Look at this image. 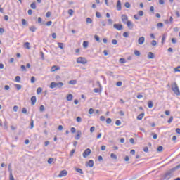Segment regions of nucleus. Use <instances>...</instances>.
<instances>
[{
	"instance_id": "1",
	"label": "nucleus",
	"mask_w": 180,
	"mask_h": 180,
	"mask_svg": "<svg viewBox=\"0 0 180 180\" xmlns=\"http://www.w3.org/2000/svg\"><path fill=\"white\" fill-rule=\"evenodd\" d=\"M64 86V83L59 82H52L50 84L49 88H51V89H54V88H63V86Z\"/></svg>"
},
{
	"instance_id": "2",
	"label": "nucleus",
	"mask_w": 180,
	"mask_h": 180,
	"mask_svg": "<svg viewBox=\"0 0 180 180\" xmlns=\"http://www.w3.org/2000/svg\"><path fill=\"white\" fill-rule=\"evenodd\" d=\"M172 89L176 95H177V96L180 95L179 88L178 87V85L176 84V83H174L172 86Z\"/></svg>"
},
{
	"instance_id": "3",
	"label": "nucleus",
	"mask_w": 180,
	"mask_h": 180,
	"mask_svg": "<svg viewBox=\"0 0 180 180\" xmlns=\"http://www.w3.org/2000/svg\"><path fill=\"white\" fill-rule=\"evenodd\" d=\"M77 64H87L88 60L84 57H79L77 59Z\"/></svg>"
},
{
	"instance_id": "4",
	"label": "nucleus",
	"mask_w": 180,
	"mask_h": 180,
	"mask_svg": "<svg viewBox=\"0 0 180 180\" xmlns=\"http://www.w3.org/2000/svg\"><path fill=\"white\" fill-rule=\"evenodd\" d=\"M91 153V151L89 148L86 149L82 154L84 158H86L88 156H89Z\"/></svg>"
},
{
	"instance_id": "5",
	"label": "nucleus",
	"mask_w": 180,
	"mask_h": 180,
	"mask_svg": "<svg viewBox=\"0 0 180 180\" xmlns=\"http://www.w3.org/2000/svg\"><path fill=\"white\" fill-rule=\"evenodd\" d=\"M68 174V172L65 169L60 171V174H58V178H63V176H67Z\"/></svg>"
},
{
	"instance_id": "6",
	"label": "nucleus",
	"mask_w": 180,
	"mask_h": 180,
	"mask_svg": "<svg viewBox=\"0 0 180 180\" xmlns=\"http://www.w3.org/2000/svg\"><path fill=\"white\" fill-rule=\"evenodd\" d=\"M113 27H114V29H117V30H122L123 25H122V24H114Z\"/></svg>"
},
{
	"instance_id": "7",
	"label": "nucleus",
	"mask_w": 180,
	"mask_h": 180,
	"mask_svg": "<svg viewBox=\"0 0 180 180\" xmlns=\"http://www.w3.org/2000/svg\"><path fill=\"white\" fill-rule=\"evenodd\" d=\"M144 41H146V38L144 37H141L139 38L138 39V43L139 44H140L141 46L144 44Z\"/></svg>"
},
{
	"instance_id": "8",
	"label": "nucleus",
	"mask_w": 180,
	"mask_h": 180,
	"mask_svg": "<svg viewBox=\"0 0 180 180\" xmlns=\"http://www.w3.org/2000/svg\"><path fill=\"white\" fill-rule=\"evenodd\" d=\"M94 160H90L88 162H86V167H89L90 168H92L94 167Z\"/></svg>"
},
{
	"instance_id": "9",
	"label": "nucleus",
	"mask_w": 180,
	"mask_h": 180,
	"mask_svg": "<svg viewBox=\"0 0 180 180\" xmlns=\"http://www.w3.org/2000/svg\"><path fill=\"white\" fill-rule=\"evenodd\" d=\"M117 11H122V1L120 0L117 1Z\"/></svg>"
},
{
	"instance_id": "10",
	"label": "nucleus",
	"mask_w": 180,
	"mask_h": 180,
	"mask_svg": "<svg viewBox=\"0 0 180 180\" xmlns=\"http://www.w3.org/2000/svg\"><path fill=\"white\" fill-rule=\"evenodd\" d=\"M125 24L127 25L130 30H133L134 25H133V22H131V21L129 20Z\"/></svg>"
},
{
	"instance_id": "11",
	"label": "nucleus",
	"mask_w": 180,
	"mask_h": 180,
	"mask_svg": "<svg viewBox=\"0 0 180 180\" xmlns=\"http://www.w3.org/2000/svg\"><path fill=\"white\" fill-rule=\"evenodd\" d=\"M122 20L123 23L126 24L127 22H129V18L126 15L123 14L122 15Z\"/></svg>"
},
{
	"instance_id": "12",
	"label": "nucleus",
	"mask_w": 180,
	"mask_h": 180,
	"mask_svg": "<svg viewBox=\"0 0 180 180\" xmlns=\"http://www.w3.org/2000/svg\"><path fill=\"white\" fill-rule=\"evenodd\" d=\"M82 134V132L81 131H77V135L75 136V140H79L81 139V136Z\"/></svg>"
},
{
	"instance_id": "13",
	"label": "nucleus",
	"mask_w": 180,
	"mask_h": 180,
	"mask_svg": "<svg viewBox=\"0 0 180 180\" xmlns=\"http://www.w3.org/2000/svg\"><path fill=\"white\" fill-rule=\"evenodd\" d=\"M58 70H60V67L56 66V65H53L51 69V72H56V71H58Z\"/></svg>"
},
{
	"instance_id": "14",
	"label": "nucleus",
	"mask_w": 180,
	"mask_h": 180,
	"mask_svg": "<svg viewBox=\"0 0 180 180\" xmlns=\"http://www.w3.org/2000/svg\"><path fill=\"white\" fill-rule=\"evenodd\" d=\"M36 101H37L36 96H33L31 97V104L32 105H36Z\"/></svg>"
},
{
	"instance_id": "15",
	"label": "nucleus",
	"mask_w": 180,
	"mask_h": 180,
	"mask_svg": "<svg viewBox=\"0 0 180 180\" xmlns=\"http://www.w3.org/2000/svg\"><path fill=\"white\" fill-rule=\"evenodd\" d=\"M148 58H149V60H153L154 58V53L153 52H149L148 53Z\"/></svg>"
},
{
	"instance_id": "16",
	"label": "nucleus",
	"mask_w": 180,
	"mask_h": 180,
	"mask_svg": "<svg viewBox=\"0 0 180 180\" xmlns=\"http://www.w3.org/2000/svg\"><path fill=\"white\" fill-rule=\"evenodd\" d=\"M143 117H144V112H142L137 116V120H142Z\"/></svg>"
},
{
	"instance_id": "17",
	"label": "nucleus",
	"mask_w": 180,
	"mask_h": 180,
	"mask_svg": "<svg viewBox=\"0 0 180 180\" xmlns=\"http://www.w3.org/2000/svg\"><path fill=\"white\" fill-rule=\"evenodd\" d=\"M148 106L149 109H151L153 108V106H154V103L151 101H149L148 102Z\"/></svg>"
},
{
	"instance_id": "18",
	"label": "nucleus",
	"mask_w": 180,
	"mask_h": 180,
	"mask_svg": "<svg viewBox=\"0 0 180 180\" xmlns=\"http://www.w3.org/2000/svg\"><path fill=\"white\" fill-rule=\"evenodd\" d=\"M72 98H74V96H72V94H70L67 96V101H72Z\"/></svg>"
},
{
	"instance_id": "19",
	"label": "nucleus",
	"mask_w": 180,
	"mask_h": 180,
	"mask_svg": "<svg viewBox=\"0 0 180 180\" xmlns=\"http://www.w3.org/2000/svg\"><path fill=\"white\" fill-rule=\"evenodd\" d=\"M30 32H36V30H37V28L36 27H34V25H32V26L30 27Z\"/></svg>"
},
{
	"instance_id": "20",
	"label": "nucleus",
	"mask_w": 180,
	"mask_h": 180,
	"mask_svg": "<svg viewBox=\"0 0 180 180\" xmlns=\"http://www.w3.org/2000/svg\"><path fill=\"white\" fill-rule=\"evenodd\" d=\"M24 46L25 47V49H27V50H30V43L25 42L24 44Z\"/></svg>"
},
{
	"instance_id": "21",
	"label": "nucleus",
	"mask_w": 180,
	"mask_h": 180,
	"mask_svg": "<svg viewBox=\"0 0 180 180\" xmlns=\"http://www.w3.org/2000/svg\"><path fill=\"white\" fill-rule=\"evenodd\" d=\"M58 46L61 50H64V43L58 42Z\"/></svg>"
},
{
	"instance_id": "22",
	"label": "nucleus",
	"mask_w": 180,
	"mask_h": 180,
	"mask_svg": "<svg viewBox=\"0 0 180 180\" xmlns=\"http://www.w3.org/2000/svg\"><path fill=\"white\" fill-rule=\"evenodd\" d=\"M14 86L16 88L17 91H20V89H22V85L20 84H15Z\"/></svg>"
},
{
	"instance_id": "23",
	"label": "nucleus",
	"mask_w": 180,
	"mask_h": 180,
	"mask_svg": "<svg viewBox=\"0 0 180 180\" xmlns=\"http://www.w3.org/2000/svg\"><path fill=\"white\" fill-rule=\"evenodd\" d=\"M37 23H39V25H44V23H43V20L41 19V17L38 18Z\"/></svg>"
},
{
	"instance_id": "24",
	"label": "nucleus",
	"mask_w": 180,
	"mask_h": 180,
	"mask_svg": "<svg viewBox=\"0 0 180 180\" xmlns=\"http://www.w3.org/2000/svg\"><path fill=\"white\" fill-rule=\"evenodd\" d=\"M42 91H43V89H41V87H38L37 89V95H40V94H41Z\"/></svg>"
},
{
	"instance_id": "25",
	"label": "nucleus",
	"mask_w": 180,
	"mask_h": 180,
	"mask_svg": "<svg viewBox=\"0 0 180 180\" xmlns=\"http://www.w3.org/2000/svg\"><path fill=\"white\" fill-rule=\"evenodd\" d=\"M110 157L112 160H117V155H116L115 153H111Z\"/></svg>"
},
{
	"instance_id": "26",
	"label": "nucleus",
	"mask_w": 180,
	"mask_h": 180,
	"mask_svg": "<svg viewBox=\"0 0 180 180\" xmlns=\"http://www.w3.org/2000/svg\"><path fill=\"white\" fill-rule=\"evenodd\" d=\"M94 39H95L96 41H98V43H101V38H99V36L94 35Z\"/></svg>"
},
{
	"instance_id": "27",
	"label": "nucleus",
	"mask_w": 180,
	"mask_h": 180,
	"mask_svg": "<svg viewBox=\"0 0 180 180\" xmlns=\"http://www.w3.org/2000/svg\"><path fill=\"white\" fill-rule=\"evenodd\" d=\"M119 63H120V64H124L126 63V59L121 58L119 60Z\"/></svg>"
},
{
	"instance_id": "28",
	"label": "nucleus",
	"mask_w": 180,
	"mask_h": 180,
	"mask_svg": "<svg viewBox=\"0 0 180 180\" xmlns=\"http://www.w3.org/2000/svg\"><path fill=\"white\" fill-rule=\"evenodd\" d=\"M77 84V80H70L69 81L70 85H75Z\"/></svg>"
},
{
	"instance_id": "29",
	"label": "nucleus",
	"mask_w": 180,
	"mask_h": 180,
	"mask_svg": "<svg viewBox=\"0 0 180 180\" xmlns=\"http://www.w3.org/2000/svg\"><path fill=\"white\" fill-rule=\"evenodd\" d=\"M134 54L136 56V57H140L141 53H140L139 51L135 50L134 51Z\"/></svg>"
},
{
	"instance_id": "30",
	"label": "nucleus",
	"mask_w": 180,
	"mask_h": 180,
	"mask_svg": "<svg viewBox=\"0 0 180 180\" xmlns=\"http://www.w3.org/2000/svg\"><path fill=\"white\" fill-rule=\"evenodd\" d=\"M163 150H164V147L160 146L158 147L157 151H158V153H161Z\"/></svg>"
},
{
	"instance_id": "31",
	"label": "nucleus",
	"mask_w": 180,
	"mask_h": 180,
	"mask_svg": "<svg viewBox=\"0 0 180 180\" xmlns=\"http://www.w3.org/2000/svg\"><path fill=\"white\" fill-rule=\"evenodd\" d=\"M89 42L86 41H83V47L86 49L88 47Z\"/></svg>"
},
{
	"instance_id": "32",
	"label": "nucleus",
	"mask_w": 180,
	"mask_h": 180,
	"mask_svg": "<svg viewBox=\"0 0 180 180\" xmlns=\"http://www.w3.org/2000/svg\"><path fill=\"white\" fill-rule=\"evenodd\" d=\"M76 172H79V174H84V172L82 171V169H81V168H76Z\"/></svg>"
},
{
	"instance_id": "33",
	"label": "nucleus",
	"mask_w": 180,
	"mask_h": 180,
	"mask_svg": "<svg viewBox=\"0 0 180 180\" xmlns=\"http://www.w3.org/2000/svg\"><path fill=\"white\" fill-rule=\"evenodd\" d=\"M33 127H34V121L33 120H31L30 129H33Z\"/></svg>"
},
{
	"instance_id": "34",
	"label": "nucleus",
	"mask_w": 180,
	"mask_h": 180,
	"mask_svg": "<svg viewBox=\"0 0 180 180\" xmlns=\"http://www.w3.org/2000/svg\"><path fill=\"white\" fill-rule=\"evenodd\" d=\"M157 27L160 29V27H164V24L162 22H158L157 25Z\"/></svg>"
},
{
	"instance_id": "35",
	"label": "nucleus",
	"mask_w": 180,
	"mask_h": 180,
	"mask_svg": "<svg viewBox=\"0 0 180 180\" xmlns=\"http://www.w3.org/2000/svg\"><path fill=\"white\" fill-rule=\"evenodd\" d=\"M22 26H26V25H27V21H26L25 19H22Z\"/></svg>"
},
{
	"instance_id": "36",
	"label": "nucleus",
	"mask_w": 180,
	"mask_h": 180,
	"mask_svg": "<svg viewBox=\"0 0 180 180\" xmlns=\"http://www.w3.org/2000/svg\"><path fill=\"white\" fill-rule=\"evenodd\" d=\"M30 8H32V9H36V3L33 2L30 4Z\"/></svg>"
},
{
	"instance_id": "37",
	"label": "nucleus",
	"mask_w": 180,
	"mask_h": 180,
	"mask_svg": "<svg viewBox=\"0 0 180 180\" xmlns=\"http://www.w3.org/2000/svg\"><path fill=\"white\" fill-rule=\"evenodd\" d=\"M45 108H44V105H41L39 107V112H44Z\"/></svg>"
},
{
	"instance_id": "38",
	"label": "nucleus",
	"mask_w": 180,
	"mask_h": 180,
	"mask_svg": "<svg viewBox=\"0 0 180 180\" xmlns=\"http://www.w3.org/2000/svg\"><path fill=\"white\" fill-rule=\"evenodd\" d=\"M76 122H77V123H81V122H82V118H81V117H77L76 118Z\"/></svg>"
},
{
	"instance_id": "39",
	"label": "nucleus",
	"mask_w": 180,
	"mask_h": 180,
	"mask_svg": "<svg viewBox=\"0 0 180 180\" xmlns=\"http://www.w3.org/2000/svg\"><path fill=\"white\" fill-rule=\"evenodd\" d=\"M115 124H116V126H120V124H122V122L119 120H117L115 121Z\"/></svg>"
},
{
	"instance_id": "40",
	"label": "nucleus",
	"mask_w": 180,
	"mask_h": 180,
	"mask_svg": "<svg viewBox=\"0 0 180 180\" xmlns=\"http://www.w3.org/2000/svg\"><path fill=\"white\" fill-rule=\"evenodd\" d=\"M165 39H167V37L165 36V34H163L162 37V44H164V42L165 41Z\"/></svg>"
},
{
	"instance_id": "41",
	"label": "nucleus",
	"mask_w": 180,
	"mask_h": 180,
	"mask_svg": "<svg viewBox=\"0 0 180 180\" xmlns=\"http://www.w3.org/2000/svg\"><path fill=\"white\" fill-rule=\"evenodd\" d=\"M8 171L10 174H12V164L9 163L8 165Z\"/></svg>"
},
{
	"instance_id": "42",
	"label": "nucleus",
	"mask_w": 180,
	"mask_h": 180,
	"mask_svg": "<svg viewBox=\"0 0 180 180\" xmlns=\"http://www.w3.org/2000/svg\"><path fill=\"white\" fill-rule=\"evenodd\" d=\"M53 161H54V158H50L48 160V164H51L53 162Z\"/></svg>"
},
{
	"instance_id": "43",
	"label": "nucleus",
	"mask_w": 180,
	"mask_h": 180,
	"mask_svg": "<svg viewBox=\"0 0 180 180\" xmlns=\"http://www.w3.org/2000/svg\"><path fill=\"white\" fill-rule=\"evenodd\" d=\"M74 13V10L72 9H69L68 10V14L70 15V16H72V14Z\"/></svg>"
},
{
	"instance_id": "44",
	"label": "nucleus",
	"mask_w": 180,
	"mask_h": 180,
	"mask_svg": "<svg viewBox=\"0 0 180 180\" xmlns=\"http://www.w3.org/2000/svg\"><path fill=\"white\" fill-rule=\"evenodd\" d=\"M20 76L15 77V82H20Z\"/></svg>"
},
{
	"instance_id": "45",
	"label": "nucleus",
	"mask_w": 180,
	"mask_h": 180,
	"mask_svg": "<svg viewBox=\"0 0 180 180\" xmlns=\"http://www.w3.org/2000/svg\"><path fill=\"white\" fill-rule=\"evenodd\" d=\"M19 107L18 105H15L13 108V112H18Z\"/></svg>"
},
{
	"instance_id": "46",
	"label": "nucleus",
	"mask_w": 180,
	"mask_h": 180,
	"mask_svg": "<svg viewBox=\"0 0 180 180\" xmlns=\"http://www.w3.org/2000/svg\"><path fill=\"white\" fill-rule=\"evenodd\" d=\"M106 123H107V124H110V123H112V119L111 118H107Z\"/></svg>"
},
{
	"instance_id": "47",
	"label": "nucleus",
	"mask_w": 180,
	"mask_h": 180,
	"mask_svg": "<svg viewBox=\"0 0 180 180\" xmlns=\"http://www.w3.org/2000/svg\"><path fill=\"white\" fill-rule=\"evenodd\" d=\"M138 15H139V16H144V11H139L138 13Z\"/></svg>"
},
{
	"instance_id": "48",
	"label": "nucleus",
	"mask_w": 180,
	"mask_h": 180,
	"mask_svg": "<svg viewBox=\"0 0 180 180\" xmlns=\"http://www.w3.org/2000/svg\"><path fill=\"white\" fill-rule=\"evenodd\" d=\"M22 112L24 113V115H26V113H27V109H26V108H22Z\"/></svg>"
},
{
	"instance_id": "49",
	"label": "nucleus",
	"mask_w": 180,
	"mask_h": 180,
	"mask_svg": "<svg viewBox=\"0 0 180 180\" xmlns=\"http://www.w3.org/2000/svg\"><path fill=\"white\" fill-rule=\"evenodd\" d=\"M152 134L154 140H157V139H158V135H157V134L152 133Z\"/></svg>"
},
{
	"instance_id": "50",
	"label": "nucleus",
	"mask_w": 180,
	"mask_h": 180,
	"mask_svg": "<svg viewBox=\"0 0 180 180\" xmlns=\"http://www.w3.org/2000/svg\"><path fill=\"white\" fill-rule=\"evenodd\" d=\"M86 23H92V20L91 19V18H87L86 19Z\"/></svg>"
},
{
	"instance_id": "51",
	"label": "nucleus",
	"mask_w": 180,
	"mask_h": 180,
	"mask_svg": "<svg viewBox=\"0 0 180 180\" xmlns=\"http://www.w3.org/2000/svg\"><path fill=\"white\" fill-rule=\"evenodd\" d=\"M175 72H180V66H177L174 68Z\"/></svg>"
},
{
	"instance_id": "52",
	"label": "nucleus",
	"mask_w": 180,
	"mask_h": 180,
	"mask_svg": "<svg viewBox=\"0 0 180 180\" xmlns=\"http://www.w3.org/2000/svg\"><path fill=\"white\" fill-rule=\"evenodd\" d=\"M122 36H123V37H129V32H124L122 34Z\"/></svg>"
},
{
	"instance_id": "53",
	"label": "nucleus",
	"mask_w": 180,
	"mask_h": 180,
	"mask_svg": "<svg viewBox=\"0 0 180 180\" xmlns=\"http://www.w3.org/2000/svg\"><path fill=\"white\" fill-rule=\"evenodd\" d=\"M51 16V12L48 11V12L46 13V18H50Z\"/></svg>"
},
{
	"instance_id": "54",
	"label": "nucleus",
	"mask_w": 180,
	"mask_h": 180,
	"mask_svg": "<svg viewBox=\"0 0 180 180\" xmlns=\"http://www.w3.org/2000/svg\"><path fill=\"white\" fill-rule=\"evenodd\" d=\"M174 120V117L171 116L169 119L168 120V123H172V121Z\"/></svg>"
},
{
	"instance_id": "55",
	"label": "nucleus",
	"mask_w": 180,
	"mask_h": 180,
	"mask_svg": "<svg viewBox=\"0 0 180 180\" xmlns=\"http://www.w3.org/2000/svg\"><path fill=\"white\" fill-rule=\"evenodd\" d=\"M124 6H125V8H130V6H131L130 3L126 2L124 4Z\"/></svg>"
},
{
	"instance_id": "56",
	"label": "nucleus",
	"mask_w": 180,
	"mask_h": 180,
	"mask_svg": "<svg viewBox=\"0 0 180 180\" xmlns=\"http://www.w3.org/2000/svg\"><path fill=\"white\" fill-rule=\"evenodd\" d=\"M96 18H102V15H101V13L98 11L96 13Z\"/></svg>"
},
{
	"instance_id": "57",
	"label": "nucleus",
	"mask_w": 180,
	"mask_h": 180,
	"mask_svg": "<svg viewBox=\"0 0 180 180\" xmlns=\"http://www.w3.org/2000/svg\"><path fill=\"white\" fill-rule=\"evenodd\" d=\"M112 44H113L114 46H116V44H117V40L112 39Z\"/></svg>"
},
{
	"instance_id": "58",
	"label": "nucleus",
	"mask_w": 180,
	"mask_h": 180,
	"mask_svg": "<svg viewBox=\"0 0 180 180\" xmlns=\"http://www.w3.org/2000/svg\"><path fill=\"white\" fill-rule=\"evenodd\" d=\"M74 153H75V149H72L70 153V157H72L74 155Z\"/></svg>"
},
{
	"instance_id": "59",
	"label": "nucleus",
	"mask_w": 180,
	"mask_h": 180,
	"mask_svg": "<svg viewBox=\"0 0 180 180\" xmlns=\"http://www.w3.org/2000/svg\"><path fill=\"white\" fill-rule=\"evenodd\" d=\"M40 56H41V58L42 60H44V53H43V51L40 52Z\"/></svg>"
},
{
	"instance_id": "60",
	"label": "nucleus",
	"mask_w": 180,
	"mask_h": 180,
	"mask_svg": "<svg viewBox=\"0 0 180 180\" xmlns=\"http://www.w3.org/2000/svg\"><path fill=\"white\" fill-rule=\"evenodd\" d=\"M71 133H75L77 131V129L75 127H72L70 129Z\"/></svg>"
},
{
	"instance_id": "61",
	"label": "nucleus",
	"mask_w": 180,
	"mask_h": 180,
	"mask_svg": "<svg viewBox=\"0 0 180 180\" xmlns=\"http://www.w3.org/2000/svg\"><path fill=\"white\" fill-rule=\"evenodd\" d=\"M152 46H157V41L153 40L151 42Z\"/></svg>"
},
{
	"instance_id": "62",
	"label": "nucleus",
	"mask_w": 180,
	"mask_h": 180,
	"mask_svg": "<svg viewBox=\"0 0 180 180\" xmlns=\"http://www.w3.org/2000/svg\"><path fill=\"white\" fill-rule=\"evenodd\" d=\"M144 153H148V147L146 146L143 148Z\"/></svg>"
},
{
	"instance_id": "63",
	"label": "nucleus",
	"mask_w": 180,
	"mask_h": 180,
	"mask_svg": "<svg viewBox=\"0 0 180 180\" xmlns=\"http://www.w3.org/2000/svg\"><path fill=\"white\" fill-rule=\"evenodd\" d=\"M122 82L120 81L116 83V85H117V86H122Z\"/></svg>"
},
{
	"instance_id": "64",
	"label": "nucleus",
	"mask_w": 180,
	"mask_h": 180,
	"mask_svg": "<svg viewBox=\"0 0 180 180\" xmlns=\"http://www.w3.org/2000/svg\"><path fill=\"white\" fill-rule=\"evenodd\" d=\"M21 69H22V71H26V66H25L24 65H22Z\"/></svg>"
}]
</instances>
